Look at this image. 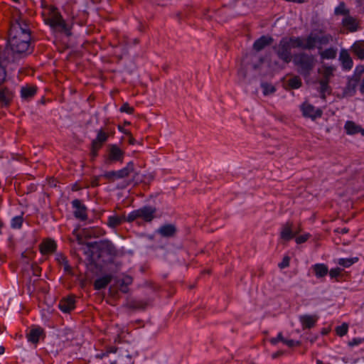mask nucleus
<instances>
[{"mask_svg": "<svg viewBox=\"0 0 364 364\" xmlns=\"http://www.w3.org/2000/svg\"><path fill=\"white\" fill-rule=\"evenodd\" d=\"M333 68L332 67H326L323 73V77L319 81L330 82L331 77L333 75Z\"/></svg>", "mask_w": 364, "mask_h": 364, "instance_id": "41", "label": "nucleus"}, {"mask_svg": "<svg viewBox=\"0 0 364 364\" xmlns=\"http://www.w3.org/2000/svg\"><path fill=\"white\" fill-rule=\"evenodd\" d=\"M117 350V348L115 346H110L107 348V352L102 354L103 356L108 355L109 353H114Z\"/></svg>", "mask_w": 364, "mask_h": 364, "instance_id": "57", "label": "nucleus"}, {"mask_svg": "<svg viewBox=\"0 0 364 364\" xmlns=\"http://www.w3.org/2000/svg\"><path fill=\"white\" fill-rule=\"evenodd\" d=\"M156 213V208L144 205L129 213L127 216V222L132 223L138 219H141L144 222L151 223L155 218Z\"/></svg>", "mask_w": 364, "mask_h": 364, "instance_id": "6", "label": "nucleus"}, {"mask_svg": "<svg viewBox=\"0 0 364 364\" xmlns=\"http://www.w3.org/2000/svg\"><path fill=\"white\" fill-rule=\"evenodd\" d=\"M37 87L36 86L22 87L21 89V96L22 99L29 100L36 94Z\"/></svg>", "mask_w": 364, "mask_h": 364, "instance_id": "29", "label": "nucleus"}, {"mask_svg": "<svg viewBox=\"0 0 364 364\" xmlns=\"http://www.w3.org/2000/svg\"><path fill=\"white\" fill-rule=\"evenodd\" d=\"M23 222L22 215L16 216L12 218L11 222V227L14 229H19L21 228Z\"/></svg>", "mask_w": 364, "mask_h": 364, "instance_id": "43", "label": "nucleus"}, {"mask_svg": "<svg viewBox=\"0 0 364 364\" xmlns=\"http://www.w3.org/2000/svg\"><path fill=\"white\" fill-rule=\"evenodd\" d=\"M32 40L31 36L24 35L22 37L9 36L4 55L9 51L11 52V55L8 53V55L3 60H6L8 63H16L31 55L34 50Z\"/></svg>", "mask_w": 364, "mask_h": 364, "instance_id": "1", "label": "nucleus"}, {"mask_svg": "<svg viewBox=\"0 0 364 364\" xmlns=\"http://www.w3.org/2000/svg\"><path fill=\"white\" fill-rule=\"evenodd\" d=\"M302 114L306 117H309L312 119L321 117L323 112L320 109H316L315 107L310 104H303L301 105Z\"/></svg>", "mask_w": 364, "mask_h": 364, "instance_id": "14", "label": "nucleus"}, {"mask_svg": "<svg viewBox=\"0 0 364 364\" xmlns=\"http://www.w3.org/2000/svg\"><path fill=\"white\" fill-rule=\"evenodd\" d=\"M261 87L262 88V92L264 95L273 94L276 91L275 87L267 82H262L261 84Z\"/></svg>", "mask_w": 364, "mask_h": 364, "instance_id": "42", "label": "nucleus"}, {"mask_svg": "<svg viewBox=\"0 0 364 364\" xmlns=\"http://www.w3.org/2000/svg\"><path fill=\"white\" fill-rule=\"evenodd\" d=\"M334 14L335 15H342L346 17L350 15V10L346 8V4L342 1L335 9Z\"/></svg>", "mask_w": 364, "mask_h": 364, "instance_id": "36", "label": "nucleus"}, {"mask_svg": "<svg viewBox=\"0 0 364 364\" xmlns=\"http://www.w3.org/2000/svg\"><path fill=\"white\" fill-rule=\"evenodd\" d=\"M176 232L177 228L173 224L163 225L158 230V233L164 237H174Z\"/></svg>", "mask_w": 364, "mask_h": 364, "instance_id": "19", "label": "nucleus"}, {"mask_svg": "<svg viewBox=\"0 0 364 364\" xmlns=\"http://www.w3.org/2000/svg\"><path fill=\"white\" fill-rule=\"evenodd\" d=\"M105 234V232L100 228H84L82 235L85 238L98 237Z\"/></svg>", "mask_w": 364, "mask_h": 364, "instance_id": "27", "label": "nucleus"}, {"mask_svg": "<svg viewBox=\"0 0 364 364\" xmlns=\"http://www.w3.org/2000/svg\"><path fill=\"white\" fill-rule=\"evenodd\" d=\"M304 38L300 36L283 37L277 46L273 47L277 57L286 63L291 61V48L304 50Z\"/></svg>", "mask_w": 364, "mask_h": 364, "instance_id": "2", "label": "nucleus"}, {"mask_svg": "<svg viewBox=\"0 0 364 364\" xmlns=\"http://www.w3.org/2000/svg\"><path fill=\"white\" fill-rule=\"evenodd\" d=\"M5 351V348L4 346H0V354H3Z\"/></svg>", "mask_w": 364, "mask_h": 364, "instance_id": "63", "label": "nucleus"}, {"mask_svg": "<svg viewBox=\"0 0 364 364\" xmlns=\"http://www.w3.org/2000/svg\"><path fill=\"white\" fill-rule=\"evenodd\" d=\"M310 236H311L310 234H305V235H299L296 237V240H295L297 244L304 243L308 240V239L310 237Z\"/></svg>", "mask_w": 364, "mask_h": 364, "instance_id": "51", "label": "nucleus"}, {"mask_svg": "<svg viewBox=\"0 0 364 364\" xmlns=\"http://www.w3.org/2000/svg\"><path fill=\"white\" fill-rule=\"evenodd\" d=\"M349 231V230L346 228H341V229H336L335 230V232H338V233H341V234H346V233H348Z\"/></svg>", "mask_w": 364, "mask_h": 364, "instance_id": "60", "label": "nucleus"}, {"mask_svg": "<svg viewBox=\"0 0 364 364\" xmlns=\"http://www.w3.org/2000/svg\"><path fill=\"white\" fill-rule=\"evenodd\" d=\"M283 343H284L285 345H287V346H289L290 348L300 345V342L299 341H295L291 340V339L287 340V339H285V338L284 339Z\"/></svg>", "mask_w": 364, "mask_h": 364, "instance_id": "54", "label": "nucleus"}, {"mask_svg": "<svg viewBox=\"0 0 364 364\" xmlns=\"http://www.w3.org/2000/svg\"><path fill=\"white\" fill-rule=\"evenodd\" d=\"M126 306L134 311H143L146 309L148 302L144 300L131 299L127 301Z\"/></svg>", "mask_w": 364, "mask_h": 364, "instance_id": "24", "label": "nucleus"}, {"mask_svg": "<svg viewBox=\"0 0 364 364\" xmlns=\"http://www.w3.org/2000/svg\"><path fill=\"white\" fill-rule=\"evenodd\" d=\"M293 222L287 221L282 227L280 232V237L283 240L289 241L300 232V230L293 231Z\"/></svg>", "mask_w": 364, "mask_h": 364, "instance_id": "12", "label": "nucleus"}, {"mask_svg": "<svg viewBox=\"0 0 364 364\" xmlns=\"http://www.w3.org/2000/svg\"><path fill=\"white\" fill-rule=\"evenodd\" d=\"M341 25L347 31V32L353 33L357 31L359 28L358 20L350 15L344 17L342 19Z\"/></svg>", "mask_w": 364, "mask_h": 364, "instance_id": "13", "label": "nucleus"}, {"mask_svg": "<svg viewBox=\"0 0 364 364\" xmlns=\"http://www.w3.org/2000/svg\"><path fill=\"white\" fill-rule=\"evenodd\" d=\"M14 98L13 92L6 87L0 86V104L1 107H9Z\"/></svg>", "mask_w": 364, "mask_h": 364, "instance_id": "16", "label": "nucleus"}, {"mask_svg": "<svg viewBox=\"0 0 364 364\" xmlns=\"http://www.w3.org/2000/svg\"><path fill=\"white\" fill-rule=\"evenodd\" d=\"M124 222H127V216L113 215L108 217L107 225L111 228H115Z\"/></svg>", "mask_w": 364, "mask_h": 364, "instance_id": "25", "label": "nucleus"}, {"mask_svg": "<svg viewBox=\"0 0 364 364\" xmlns=\"http://www.w3.org/2000/svg\"><path fill=\"white\" fill-rule=\"evenodd\" d=\"M59 309L64 313H70L75 308V298L73 295L63 298L58 304Z\"/></svg>", "mask_w": 364, "mask_h": 364, "instance_id": "15", "label": "nucleus"}, {"mask_svg": "<svg viewBox=\"0 0 364 364\" xmlns=\"http://www.w3.org/2000/svg\"><path fill=\"white\" fill-rule=\"evenodd\" d=\"M364 73V65H360L355 67L353 75L351 78L354 79V81L360 82L361 76Z\"/></svg>", "mask_w": 364, "mask_h": 364, "instance_id": "40", "label": "nucleus"}, {"mask_svg": "<svg viewBox=\"0 0 364 364\" xmlns=\"http://www.w3.org/2000/svg\"><path fill=\"white\" fill-rule=\"evenodd\" d=\"M337 50L333 48L325 49L320 53L322 59H334L336 57Z\"/></svg>", "mask_w": 364, "mask_h": 364, "instance_id": "35", "label": "nucleus"}, {"mask_svg": "<svg viewBox=\"0 0 364 364\" xmlns=\"http://www.w3.org/2000/svg\"><path fill=\"white\" fill-rule=\"evenodd\" d=\"M293 63L297 72L304 77H309L316 64L315 57L312 54L301 52L293 57Z\"/></svg>", "mask_w": 364, "mask_h": 364, "instance_id": "4", "label": "nucleus"}, {"mask_svg": "<svg viewBox=\"0 0 364 364\" xmlns=\"http://www.w3.org/2000/svg\"><path fill=\"white\" fill-rule=\"evenodd\" d=\"M6 75L5 67L0 64V86L6 82Z\"/></svg>", "mask_w": 364, "mask_h": 364, "instance_id": "47", "label": "nucleus"}, {"mask_svg": "<svg viewBox=\"0 0 364 364\" xmlns=\"http://www.w3.org/2000/svg\"><path fill=\"white\" fill-rule=\"evenodd\" d=\"M359 90L360 93L364 94V77L363 78L361 83L360 85Z\"/></svg>", "mask_w": 364, "mask_h": 364, "instance_id": "61", "label": "nucleus"}, {"mask_svg": "<svg viewBox=\"0 0 364 364\" xmlns=\"http://www.w3.org/2000/svg\"><path fill=\"white\" fill-rule=\"evenodd\" d=\"M102 147L97 146V145H95V144H93L91 143V150H90V156H91V160H95V158L98 155V151L101 149Z\"/></svg>", "mask_w": 364, "mask_h": 364, "instance_id": "46", "label": "nucleus"}, {"mask_svg": "<svg viewBox=\"0 0 364 364\" xmlns=\"http://www.w3.org/2000/svg\"><path fill=\"white\" fill-rule=\"evenodd\" d=\"M72 206L75 209L73 215L75 218L81 221H85L87 219V208L82 203L80 199H75L72 201Z\"/></svg>", "mask_w": 364, "mask_h": 364, "instance_id": "11", "label": "nucleus"}, {"mask_svg": "<svg viewBox=\"0 0 364 364\" xmlns=\"http://www.w3.org/2000/svg\"><path fill=\"white\" fill-rule=\"evenodd\" d=\"M332 40V36L330 34L318 36L317 35L310 33L304 38L305 46L304 50H314L316 47V43H319L320 45H327Z\"/></svg>", "mask_w": 364, "mask_h": 364, "instance_id": "8", "label": "nucleus"}, {"mask_svg": "<svg viewBox=\"0 0 364 364\" xmlns=\"http://www.w3.org/2000/svg\"><path fill=\"white\" fill-rule=\"evenodd\" d=\"M284 353V351L283 350H278L275 353H274L272 355V358L273 359H276V358H279L280 356L283 355Z\"/></svg>", "mask_w": 364, "mask_h": 364, "instance_id": "59", "label": "nucleus"}, {"mask_svg": "<svg viewBox=\"0 0 364 364\" xmlns=\"http://www.w3.org/2000/svg\"><path fill=\"white\" fill-rule=\"evenodd\" d=\"M47 9L48 18L45 19L46 23L52 28L64 33L68 36H71V26L63 19L58 9L54 5H50Z\"/></svg>", "mask_w": 364, "mask_h": 364, "instance_id": "3", "label": "nucleus"}, {"mask_svg": "<svg viewBox=\"0 0 364 364\" xmlns=\"http://www.w3.org/2000/svg\"><path fill=\"white\" fill-rule=\"evenodd\" d=\"M320 85L319 92L321 95V98L323 100L326 99V95H331L332 92V88L329 85V82L318 81Z\"/></svg>", "mask_w": 364, "mask_h": 364, "instance_id": "34", "label": "nucleus"}, {"mask_svg": "<svg viewBox=\"0 0 364 364\" xmlns=\"http://www.w3.org/2000/svg\"><path fill=\"white\" fill-rule=\"evenodd\" d=\"M107 148L108 155L107 161L109 163L123 161L125 153L117 144H109Z\"/></svg>", "mask_w": 364, "mask_h": 364, "instance_id": "10", "label": "nucleus"}, {"mask_svg": "<svg viewBox=\"0 0 364 364\" xmlns=\"http://www.w3.org/2000/svg\"><path fill=\"white\" fill-rule=\"evenodd\" d=\"M339 58L341 62L342 67L344 70H349L352 68L353 62L346 50H341Z\"/></svg>", "mask_w": 364, "mask_h": 364, "instance_id": "22", "label": "nucleus"}, {"mask_svg": "<svg viewBox=\"0 0 364 364\" xmlns=\"http://www.w3.org/2000/svg\"><path fill=\"white\" fill-rule=\"evenodd\" d=\"M112 275L105 274L103 277L97 278L95 280L93 283V287L95 290H101L105 289L112 282Z\"/></svg>", "mask_w": 364, "mask_h": 364, "instance_id": "21", "label": "nucleus"}, {"mask_svg": "<svg viewBox=\"0 0 364 364\" xmlns=\"http://www.w3.org/2000/svg\"><path fill=\"white\" fill-rule=\"evenodd\" d=\"M101 177H103V175L92 176L91 178L90 186L92 187L98 186L100 185L99 182Z\"/></svg>", "mask_w": 364, "mask_h": 364, "instance_id": "53", "label": "nucleus"}, {"mask_svg": "<svg viewBox=\"0 0 364 364\" xmlns=\"http://www.w3.org/2000/svg\"><path fill=\"white\" fill-rule=\"evenodd\" d=\"M33 255V252L32 251H25L22 253L21 257L23 258L27 259L28 260L26 262L28 263V260L32 259Z\"/></svg>", "mask_w": 364, "mask_h": 364, "instance_id": "56", "label": "nucleus"}, {"mask_svg": "<svg viewBox=\"0 0 364 364\" xmlns=\"http://www.w3.org/2000/svg\"><path fill=\"white\" fill-rule=\"evenodd\" d=\"M358 261V257L341 258L338 259V264L344 267H349Z\"/></svg>", "mask_w": 364, "mask_h": 364, "instance_id": "37", "label": "nucleus"}, {"mask_svg": "<svg viewBox=\"0 0 364 364\" xmlns=\"http://www.w3.org/2000/svg\"><path fill=\"white\" fill-rule=\"evenodd\" d=\"M317 318L316 316L304 315L300 316L299 320L303 329H310L315 326Z\"/></svg>", "mask_w": 364, "mask_h": 364, "instance_id": "26", "label": "nucleus"}, {"mask_svg": "<svg viewBox=\"0 0 364 364\" xmlns=\"http://www.w3.org/2000/svg\"><path fill=\"white\" fill-rule=\"evenodd\" d=\"M284 337L282 333H279L276 338H272L269 341L272 345H276L278 342L281 341L283 343Z\"/></svg>", "mask_w": 364, "mask_h": 364, "instance_id": "52", "label": "nucleus"}, {"mask_svg": "<svg viewBox=\"0 0 364 364\" xmlns=\"http://www.w3.org/2000/svg\"><path fill=\"white\" fill-rule=\"evenodd\" d=\"M341 269L338 267L331 269L330 271L328 270V273L331 279L336 278L341 273Z\"/></svg>", "mask_w": 364, "mask_h": 364, "instance_id": "49", "label": "nucleus"}, {"mask_svg": "<svg viewBox=\"0 0 364 364\" xmlns=\"http://www.w3.org/2000/svg\"><path fill=\"white\" fill-rule=\"evenodd\" d=\"M132 283V278L127 277L124 279L119 281V290L122 293H127L129 291L128 285Z\"/></svg>", "mask_w": 364, "mask_h": 364, "instance_id": "39", "label": "nucleus"}, {"mask_svg": "<svg viewBox=\"0 0 364 364\" xmlns=\"http://www.w3.org/2000/svg\"><path fill=\"white\" fill-rule=\"evenodd\" d=\"M87 246L90 248L96 250L99 252V256L106 255L112 258L118 255V250L114 245L109 240H101L87 242Z\"/></svg>", "mask_w": 364, "mask_h": 364, "instance_id": "7", "label": "nucleus"}, {"mask_svg": "<svg viewBox=\"0 0 364 364\" xmlns=\"http://www.w3.org/2000/svg\"><path fill=\"white\" fill-rule=\"evenodd\" d=\"M24 35L31 36L29 21L23 18L20 13L17 16L13 15L10 22L9 36L22 37Z\"/></svg>", "mask_w": 364, "mask_h": 364, "instance_id": "5", "label": "nucleus"}, {"mask_svg": "<svg viewBox=\"0 0 364 364\" xmlns=\"http://www.w3.org/2000/svg\"><path fill=\"white\" fill-rule=\"evenodd\" d=\"M288 85L291 89H299L301 87L302 82L299 76H294L288 80Z\"/></svg>", "mask_w": 364, "mask_h": 364, "instance_id": "38", "label": "nucleus"}, {"mask_svg": "<svg viewBox=\"0 0 364 364\" xmlns=\"http://www.w3.org/2000/svg\"><path fill=\"white\" fill-rule=\"evenodd\" d=\"M351 50L358 58L364 60V41H358L353 43Z\"/></svg>", "mask_w": 364, "mask_h": 364, "instance_id": "28", "label": "nucleus"}, {"mask_svg": "<svg viewBox=\"0 0 364 364\" xmlns=\"http://www.w3.org/2000/svg\"><path fill=\"white\" fill-rule=\"evenodd\" d=\"M348 325L346 323H342L336 328V334L339 336H343L348 333Z\"/></svg>", "mask_w": 364, "mask_h": 364, "instance_id": "44", "label": "nucleus"}, {"mask_svg": "<svg viewBox=\"0 0 364 364\" xmlns=\"http://www.w3.org/2000/svg\"><path fill=\"white\" fill-rule=\"evenodd\" d=\"M56 261L59 264H63L64 267V271L70 275L73 274V269L69 264V262L67 257L62 253H58L56 255Z\"/></svg>", "mask_w": 364, "mask_h": 364, "instance_id": "30", "label": "nucleus"}, {"mask_svg": "<svg viewBox=\"0 0 364 364\" xmlns=\"http://www.w3.org/2000/svg\"><path fill=\"white\" fill-rule=\"evenodd\" d=\"M311 269L317 279L325 277L328 273V266L323 263L312 265Z\"/></svg>", "mask_w": 364, "mask_h": 364, "instance_id": "23", "label": "nucleus"}, {"mask_svg": "<svg viewBox=\"0 0 364 364\" xmlns=\"http://www.w3.org/2000/svg\"><path fill=\"white\" fill-rule=\"evenodd\" d=\"M108 136V134L101 129L97 132V137L92 140V144L102 147L104 143L107 141Z\"/></svg>", "mask_w": 364, "mask_h": 364, "instance_id": "33", "label": "nucleus"}, {"mask_svg": "<svg viewBox=\"0 0 364 364\" xmlns=\"http://www.w3.org/2000/svg\"><path fill=\"white\" fill-rule=\"evenodd\" d=\"M362 342H364L363 339L359 338H354L348 342V346L350 347H353L355 346L360 345Z\"/></svg>", "mask_w": 364, "mask_h": 364, "instance_id": "55", "label": "nucleus"}, {"mask_svg": "<svg viewBox=\"0 0 364 364\" xmlns=\"http://www.w3.org/2000/svg\"><path fill=\"white\" fill-rule=\"evenodd\" d=\"M119 111L121 112H126L127 114H132L134 113V109L133 107H131L128 102H125L121 106Z\"/></svg>", "mask_w": 364, "mask_h": 364, "instance_id": "45", "label": "nucleus"}, {"mask_svg": "<svg viewBox=\"0 0 364 364\" xmlns=\"http://www.w3.org/2000/svg\"><path fill=\"white\" fill-rule=\"evenodd\" d=\"M134 170L133 161H129L127 166L118 171H107L103 174V177L108 180L114 181L115 179L124 178L127 177L130 173Z\"/></svg>", "mask_w": 364, "mask_h": 364, "instance_id": "9", "label": "nucleus"}, {"mask_svg": "<svg viewBox=\"0 0 364 364\" xmlns=\"http://www.w3.org/2000/svg\"><path fill=\"white\" fill-rule=\"evenodd\" d=\"M358 82L354 81V79L348 77L346 86L343 90V94L346 96H353L356 92V87Z\"/></svg>", "mask_w": 364, "mask_h": 364, "instance_id": "31", "label": "nucleus"}, {"mask_svg": "<svg viewBox=\"0 0 364 364\" xmlns=\"http://www.w3.org/2000/svg\"><path fill=\"white\" fill-rule=\"evenodd\" d=\"M274 42V38L270 36H262L258 39H257L253 43L252 48L257 51H261L265 47L270 46Z\"/></svg>", "mask_w": 364, "mask_h": 364, "instance_id": "17", "label": "nucleus"}, {"mask_svg": "<svg viewBox=\"0 0 364 364\" xmlns=\"http://www.w3.org/2000/svg\"><path fill=\"white\" fill-rule=\"evenodd\" d=\"M124 133L129 136L128 142L131 145H134L136 143V139L132 136L129 132H124Z\"/></svg>", "mask_w": 364, "mask_h": 364, "instance_id": "58", "label": "nucleus"}, {"mask_svg": "<svg viewBox=\"0 0 364 364\" xmlns=\"http://www.w3.org/2000/svg\"><path fill=\"white\" fill-rule=\"evenodd\" d=\"M344 129L347 134L353 135L360 132L362 130V127L357 125L353 121H347L344 125Z\"/></svg>", "mask_w": 364, "mask_h": 364, "instance_id": "32", "label": "nucleus"}, {"mask_svg": "<svg viewBox=\"0 0 364 364\" xmlns=\"http://www.w3.org/2000/svg\"><path fill=\"white\" fill-rule=\"evenodd\" d=\"M31 268L34 276L38 277L41 275V268L36 263H33Z\"/></svg>", "mask_w": 364, "mask_h": 364, "instance_id": "50", "label": "nucleus"}, {"mask_svg": "<svg viewBox=\"0 0 364 364\" xmlns=\"http://www.w3.org/2000/svg\"><path fill=\"white\" fill-rule=\"evenodd\" d=\"M57 248V244L52 239H47L40 245V252L42 255L53 253Z\"/></svg>", "mask_w": 364, "mask_h": 364, "instance_id": "18", "label": "nucleus"}, {"mask_svg": "<svg viewBox=\"0 0 364 364\" xmlns=\"http://www.w3.org/2000/svg\"><path fill=\"white\" fill-rule=\"evenodd\" d=\"M290 263V257L287 255L284 256L282 259V261L278 264V267L280 269H284L289 266Z\"/></svg>", "mask_w": 364, "mask_h": 364, "instance_id": "48", "label": "nucleus"}, {"mask_svg": "<svg viewBox=\"0 0 364 364\" xmlns=\"http://www.w3.org/2000/svg\"><path fill=\"white\" fill-rule=\"evenodd\" d=\"M4 225V223L0 220V235L1 234V228H3Z\"/></svg>", "mask_w": 364, "mask_h": 364, "instance_id": "64", "label": "nucleus"}, {"mask_svg": "<svg viewBox=\"0 0 364 364\" xmlns=\"http://www.w3.org/2000/svg\"><path fill=\"white\" fill-rule=\"evenodd\" d=\"M44 334V331L41 327L33 328L26 334V338L29 342L33 344H37L40 337Z\"/></svg>", "mask_w": 364, "mask_h": 364, "instance_id": "20", "label": "nucleus"}, {"mask_svg": "<svg viewBox=\"0 0 364 364\" xmlns=\"http://www.w3.org/2000/svg\"><path fill=\"white\" fill-rule=\"evenodd\" d=\"M26 286H27V289H28V291H33L34 290V288H33V289H31V280L29 281L28 284H26Z\"/></svg>", "mask_w": 364, "mask_h": 364, "instance_id": "62", "label": "nucleus"}]
</instances>
